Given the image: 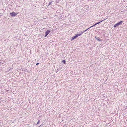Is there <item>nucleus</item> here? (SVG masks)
Here are the masks:
<instances>
[{
    "label": "nucleus",
    "instance_id": "nucleus-7",
    "mask_svg": "<svg viewBox=\"0 0 127 127\" xmlns=\"http://www.w3.org/2000/svg\"><path fill=\"white\" fill-rule=\"evenodd\" d=\"M62 62L64 64H65L66 63V61L64 60L62 61Z\"/></svg>",
    "mask_w": 127,
    "mask_h": 127
},
{
    "label": "nucleus",
    "instance_id": "nucleus-13",
    "mask_svg": "<svg viewBox=\"0 0 127 127\" xmlns=\"http://www.w3.org/2000/svg\"><path fill=\"white\" fill-rule=\"evenodd\" d=\"M95 38L96 39H97V38L96 36H95Z\"/></svg>",
    "mask_w": 127,
    "mask_h": 127
},
{
    "label": "nucleus",
    "instance_id": "nucleus-10",
    "mask_svg": "<svg viewBox=\"0 0 127 127\" xmlns=\"http://www.w3.org/2000/svg\"><path fill=\"white\" fill-rule=\"evenodd\" d=\"M95 26V25H94V24L93 25H92V26H91L89 28H88V29H89V28H92V27H93V26Z\"/></svg>",
    "mask_w": 127,
    "mask_h": 127
},
{
    "label": "nucleus",
    "instance_id": "nucleus-1",
    "mask_svg": "<svg viewBox=\"0 0 127 127\" xmlns=\"http://www.w3.org/2000/svg\"><path fill=\"white\" fill-rule=\"evenodd\" d=\"M123 22V21H121L117 23L116 24H115L114 26V27H116L119 26Z\"/></svg>",
    "mask_w": 127,
    "mask_h": 127
},
{
    "label": "nucleus",
    "instance_id": "nucleus-4",
    "mask_svg": "<svg viewBox=\"0 0 127 127\" xmlns=\"http://www.w3.org/2000/svg\"><path fill=\"white\" fill-rule=\"evenodd\" d=\"M50 31L49 30H47L45 32V37H46L47 35L50 32Z\"/></svg>",
    "mask_w": 127,
    "mask_h": 127
},
{
    "label": "nucleus",
    "instance_id": "nucleus-9",
    "mask_svg": "<svg viewBox=\"0 0 127 127\" xmlns=\"http://www.w3.org/2000/svg\"><path fill=\"white\" fill-rule=\"evenodd\" d=\"M52 2H53L52 1H51L50 2H49V5H48V6L51 4V3H52Z\"/></svg>",
    "mask_w": 127,
    "mask_h": 127
},
{
    "label": "nucleus",
    "instance_id": "nucleus-14",
    "mask_svg": "<svg viewBox=\"0 0 127 127\" xmlns=\"http://www.w3.org/2000/svg\"><path fill=\"white\" fill-rule=\"evenodd\" d=\"M13 69V68H10V70H11V69Z\"/></svg>",
    "mask_w": 127,
    "mask_h": 127
},
{
    "label": "nucleus",
    "instance_id": "nucleus-2",
    "mask_svg": "<svg viewBox=\"0 0 127 127\" xmlns=\"http://www.w3.org/2000/svg\"><path fill=\"white\" fill-rule=\"evenodd\" d=\"M81 35L80 34H80H77L76 35H75L73 37H72L71 38V40H73L74 39H75L77 37H78V36H79Z\"/></svg>",
    "mask_w": 127,
    "mask_h": 127
},
{
    "label": "nucleus",
    "instance_id": "nucleus-11",
    "mask_svg": "<svg viewBox=\"0 0 127 127\" xmlns=\"http://www.w3.org/2000/svg\"><path fill=\"white\" fill-rule=\"evenodd\" d=\"M40 122V121L39 120L38 121V122H37V125L39 123V122Z\"/></svg>",
    "mask_w": 127,
    "mask_h": 127
},
{
    "label": "nucleus",
    "instance_id": "nucleus-15",
    "mask_svg": "<svg viewBox=\"0 0 127 127\" xmlns=\"http://www.w3.org/2000/svg\"><path fill=\"white\" fill-rule=\"evenodd\" d=\"M41 125H40L39 127H40V126H41Z\"/></svg>",
    "mask_w": 127,
    "mask_h": 127
},
{
    "label": "nucleus",
    "instance_id": "nucleus-3",
    "mask_svg": "<svg viewBox=\"0 0 127 127\" xmlns=\"http://www.w3.org/2000/svg\"><path fill=\"white\" fill-rule=\"evenodd\" d=\"M17 14V13L14 12H13L10 13V15L13 17H14L16 16Z\"/></svg>",
    "mask_w": 127,
    "mask_h": 127
},
{
    "label": "nucleus",
    "instance_id": "nucleus-8",
    "mask_svg": "<svg viewBox=\"0 0 127 127\" xmlns=\"http://www.w3.org/2000/svg\"><path fill=\"white\" fill-rule=\"evenodd\" d=\"M98 41H101V40L99 38H97V39H96Z\"/></svg>",
    "mask_w": 127,
    "mask_h": 127
},
{
    "label": "nucleus",
    "instance_id": "nucleus-6",
    "mask_svg": "<svg viewBox=\"0 0 127 127\" xmlns=\"http://www.w3.org/2000/svg\"><path fill=\"white\" fill-rule=\"evenodd\" d=\"M104 20H102V21H100V22H97V23H95V24H94V25H95H95H96L97 24H98L99 23H100V22H102L103 21H104Z\"/></svg>",
    "mask_w": 127,
    "mask_h": 127
},
{
    "label": "nucleus",
    "instance_id": "nucleus-5",
    "mask_svg": "<svg viewBox=\"0 0 127 127\" xmlns=\"http://www.w3.org/2000/svg\"><path fill=\"white\" fill-rule=\"evenodd\" d=\"M89 29L88 28L86 30H84V31H83V32H81V33H80V34H81V35L82 34H83V33H84L85 32V31H86L87 30H88Z\"/></svg>",
    "mask_w": 127,
    "mask_h": 127
},
{
    "label": "nucleus",
    "instance_id": "nucleus-12",
    "mask_svg": "<svg viewBox=\"0 0 127 127\" xmlns=\"http://www.w3.org/2000/svg\"><path fill=\"white\" fill-rule=\"evenodd\" d=\"M39 63H36V65H38V64Z\"/></svg>",
    "mask_w": 127,
    "mask_h": 127
}]
</instances>
